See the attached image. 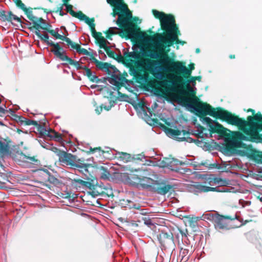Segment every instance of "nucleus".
<instances>
[{"label": "nucleus", "instance_id": "obj_22", "mask_svg": "<svg viewBox=\"0 0 262 262\" xmlns=\"http://www.w3.org/2000/svg\"><path fill=\"white\" fill-rule=\"evenodd\" d=\"M79 168L80 172H81L85 176L84 179L86 180V181H90V180H92V179L95 178L93 176L92 169L94 168V167L92 165V164H86V166H80V168Z\"/></svg>", "mask_w": 262, "mask_h": 262}, {"label": "nucleus", "instance_id": "obj_5", "mask_svg": "<svg viewBox=\"0 0 262 262\" xmlns=\"http://www.w3.org/2000/svg\"><path fill=\"white\" fill-rule=\"evenodd\" d=\"M208 105L210 107H206L204 110H201L199 107L195 105L192 106L191 104L187 105L186 107L190 108L192 112L195 113L198 117L202 119L209 125L212 123V120L210 118L206 117L208 115L216 119L225 121L229 124L236 126L239 129L242 130L243 129L241 127L242 126L250 123L251 120L254 119L253 117H249L248 118L249 121L246 122L238 116L222 107L214 108L209 104Z\"/></svg>", "mask_w": 262, "mask_h": 262}, {"label": "nucleus", "instance_id": "obj_13", "mask_svg": "<svg viewBox=\"0 0 262 262\" xmlns=\"http://www.w3.org/2000/svg\"><path fill=\"white\" fill-rule=\"evenodd\" d=\"M68 46H70L72 49L75 50L76 52L79 54H82L86 56H89L90 57V60L94 62L96 65L99 61V60L94 57L92 53L89 52L85 49L81 48L80 45L76 43L71 40V43H69Z\"/></svg>", "mask_w": 262, "mask_h": 262}, {"label": "nucleus", "instance_id": "obj_19", "mask_svg": "<svg viewBox=\"0 0 262 262\" xmlns=\"http://www.w3.org/2000/svg\"><path fill=\"white\" fill-rule=\"evenodd\" d=\"M101 49H103L106 53L108 56L114 59L117 60L118 62L124 64V58L120 53L119 55H117L113 51L110 49V48L106 46V43L104 46H100Z\"/></svg>", "mask_w": 262, "mask_h": 262}, {"label": "nucleus", "instance_id": "obj_12", "mask_svg": "<svg viewBox=\"0 0 262 262\" xmlns=\"http://www.w3.org/2000/svg\"><path fill=\"white\" fill-rule=\"evenodd\" d=\"M35 34L41 40L45 41L48 46H51L52 48L51 51L54 54L55 56L59 55L61 52L63 51V49L59 45L58 43H54L52 41L49 40V37L47 34H41L40 32L34 31Z\"/></svg>", "mask_w": 262, "mask_h": 262}, {"label": "nucleus", "instance_id": "obj_36", "mask_svg": "<svg viewBox=\"0 0 262 262\" xmlns=\"http://www.w3.org/2000/svg\"><path fill=\"white\" fill-rule=\"evenodd\" d=\"M66 7V10L67 12L69 13L73 17L78 18L80 15V13L82 12L79 11L78 12H75L73 10V6L72 5L69 4L67 3L66 4H64Z\"/></svg>", "mask_w": 262, "mask_h": 262}, {"label": "nucleus", "instance_id": "obj_28", "mask_svg": "<svg viewBox=\"0 0 262 262\" xmlns=\"http://www.w3.org/2000/svg\"><path fill=\"white\" fill-rule=\"evenodd\" d=\"M83 70H85V72L83 74L86 76L91 82L98 83L101 81V79H99L97 76L93 75L91 69L87 67L84 66Z\"/></svg>", "mask_w": 262, "mask_h": 262}, {"label": "nucleus", "instance_id": "obj_6", "mask_svg": "<svg viewBox=\"0 0 262 262\" xmlns=\"http://www.w3.org/2000/svg\"><path fill=\"white\" fill-rule=\"evenodd\" d=\"M247 112L252 113V116H249L245 121H249V117H253L254 119H251L250 123L245 124L241 128L243 129H239L242 133L237 132L236 137L240 140L251 141L256 143H262V114L260 112L255 114V111L252 108H249Z\"/></svg>", "mask_w": 262, "mask_h": 262}, {"label": "nucleus", "instance_id": "obj_52", "mask_svg": "<svg viewBox=\"0 0 262 262\" xmlns=\"http://www.w3.org/2000/svg\"><path fill=\"white\" fill-rule=\"evenodd\" d=\"M133 159L137 161H143L145 159V156L142 154L134 155Z\"/></svg>", "mask_w": 262, "mask_h": 262}, {"label": "nucleus", "instance_id": "obj_18", "mask_svg": "<svg viewBox=\"0 0 262 262\" xmlns=\"http://www.w3.org/2000/svg\"><path fill=\"white\" fill-rule=\"evenodd\" d=\"M173 187L172 185L163 183H158L154 185L152 187V190L155 192L161 195L166 194Z\"/></svg>", "mask_w": 262, "mask_h": 262}, {"label": "nucleus", "instance_id": "obj_20", "mask_svg": "<svg viewBox=\"0 0 262 262\" xmlns=\"http://www.w3.org/2000/svg\"><path fill=\"white\" fill-rule=\"evenodd\" d=\"M15 161L18 162H28L31 164H35L38 162L35 156H27L22 152H17L15 155Z\"/></svg>", "mask_w": 262, "mask_h": 262}, {"label": "nucleus", "instance_id": "obj_9", "mask_svg": "<svg viewBox=\"0 0 262 262\" xmlns=\"http://www.w3.org/2000/svg\"><path fill=\"white\" fill-rule=\"evenodd\" d=\"M121 180L125 184L132 186L140 185L143 188L151 187L150 184L152 180L149 178L141 176L133 173H122L120 176Z\"/></svg>", "mask_w": 262, "mask_h": 262}, {"label": "nucleus", "instance_id": "obj_3", "mask_svg": "<svg viewBox=\"0 0 262 262\" xmlns=\"http://www.w3.org/2000/svg\"><path fill=\"white\" fill-rule=\"evenodd\" d=\"M107 2L113 7L112 15L113 17L118 15L117 25L121 29L118 35L126 39H130L137 42L140 39L148 37V34L142 32L140 28L132 21V14L123 0H107Z\"/></svg>", "mask_w": 262, "mask_h": 262}, {"label": "nucleus", "instance_id": "obj_11", "mask_svg": "<svg viewBox=\"0 0 262 262\" xmlns=\"http://www.w3.org/2000/svg\"><path fill=\"white\" fill-rule=\"evenodd\" d=\"M213 219L215 227L220 229H228L230 228L227 220L231 221L235 219L238 220V216L236 215L232 217L229 215H222L219 214H216Z\"/></svg>", "mask_w": 262, "mask_h": 262}, {"label": "nucleus", "instance_id": "obj_35", "mask_svg": "<svg viewBox=\"0 0 262 262\" xmlns=\"http://www.w3.org/2000/svg\"><path fill=\"white\" fill-rule=\"evenodd\" d=\"M190 135V132L189 131H186L185 130H182V137L178 138V141H186L188 142H194L195 140L192 138L187 137V136Z\"/></svg>", "mask_w": 262, "mask_h": 262}, {"label": "nucleus", "instance_id": "obj_48", "mask_svg": "<svg viewBox=\"0 0 262 262\" xmlns=\"http://www.w3.org/2000/svg\"><path fill=\"white\" fill-rule=\"evenodd\" d=\"M52 133L53 134V135H48L51 137H53L56 139V141H61L62 140V137L61 134L55 132L54 130H52Z\"/></svg>", "mask_w": 262, "mask_h": 262}, {"label": "nucleus", "instance_id": "obj_63", "mask_svg": "<svg viewBox=\"0 0 262 262\" xmlns=\"http://www.w3.org/2000/svg\"><path fill=\"white\" fill-rule=\"evenodd\" d=\"M58 13H59V15H60V16H63L65 14V13H63L62 11L58 12Z\"/></svg>", "mask_w": 262, "mask_h": 262}, {"label": "nucleus", "instance_id": "obj_58", "mask_svg": "<svg viewBox=\"0 0 262 262\" xmlns=\"http://www.w3.org/2000/svg\"><path fill=\"white\" fill-rule=\"evenodd\" d=\"M37 22H38L39 24H45V20L43 19L42 17L37 18Z\"/></svg>", "mask_w": 262, "mask_h": 262}, {"label": "nucleus", "instance_id": "obj_49", "mask_svg": "<svg viewBox=\"0 0 262 262\" xmlns=\"http://www.w3.org/2000/svg\"><path fill=\"white\" fill-rule=\"evenodd\" d=\"M109 70L110 71L109 75H112V74H116L118 72H119V70L115 67V66L112 65L111 63L109 66Z\"/></svg>", "mask_w": 262, "mask_h": 262}, {"label": "nucleus", "instance_id": "obj_56", "mask_svg": "<svg viewBox=\"0 0 262 262\" xmlns=\"http://www.w3.org/2000/svg\"><path fill=\"white\" fill-rule=\"evenodd\" d=\"M137 105L141 110H143L145 112V114H146V112L144 110V104L143 102H139Z\"/></svg>", "mask_w": 262, "mask_h": 262}, {"label": "nucleus", "instance_id": "obj_23", "mask_svg": "<svg viewBox=\"0 0 262 262\" xmlns=\"http://www.w3.org/2000/svg\"><path fill=\"white\" fill-rule=\"evenodd\" d=\"M0 17L3 21H7L12 23V20H15L20 24L22 23L21 18L14 15L11 11L8 12V14L6 15L5 11L0 10Z\"/></svg>", "mask_w": 262, "mask_h": 262}, {"label": "nucleus", "instance_id": "obj_45", "mask_svg": "<svg viewBox=\"0 0 262 262\" xmlns=\"http://www.w3.org/2000/svg\"><path fill=\"white\" fill-rule=\"evenodd\" d=\"M48 181L50 183H52L55 185H57L60 183L59 181L54 176L52 175H49L48 176Z\"/></svg>", "mask_w": 262, "mask_h": 262}, {"label": "nucleus", "instance_id": "obj_41", "mask_svg": "<svg viewBox=\"0 0 262 262\" xmlns=\"http://www.w3.org/2000/svg\"><path fill=\"white\" fill-rule=\"evenodd\" d=\"M119 158L124 161V162L130 161L132 158L130 155L126 152L119 153Z\"/></svg>", "mask_w": 262, "mask_h": 262}, {"label": "nucleus", "instance_id": "obj_43", "mask_svg": "<svg viewBox=\"0 0 262 262\" xmlns=\"http://www.w3.org/2000/svg\"><path fill=\"white\" fill-rule=\"evenodd\" d=\"M23 124L25 125H34L35 126H39L37 121L32 120L28 119L25 118L23 121Z\"/></svg>", "mask_w": 262, "mask_h": 262}, {"label": "nucleus", "instance_id": "obj_14", "mask_svg": "<svg viewBox=\"0 0 262 262\" xmlns=\"http://www.w3.org/2000/svg\"><path fill=\"white\" fill-rule=\"evenodd\" d=\"M107 79L111 84L116 86L118 95H121L122 94L119 92V90L123 86V81L125 78L120 74L119 75L112 74L111 77L107 78Z\"/></svg>", "mask_w": 262, "mask_h": 262}, {"label": "nucleus", "instance_id": "obj_33", "mask_svg": "<svg viewBox=\"0 0 262 262\" xmlns=\"http://www.w3.org/2000/svg\"><path fill=\"white\" fill-rule=\"evenodd\" d=\"M96 40L97 43H98L99 47L100 46H104L106 43V40L102 36V33L100 32H97L94 35H92Z\"/></svg>", "mask_w": 262, "mask_h": 262}, {"label": "nucleus", "instance_id": "obj_60", "mask_svg": "<svg viewBox=\"0 0 262 262\" xmlns=\"http://www.w3.org/2000/svg\"><path fill=\"white\" fill-rule=\"evenodd\" d=\"M241 222H242V225H246L247 223H249V222H252V221L251 220H245V221H243V220H242V221H240Z\"/></svg>", "mask_w": 262, "mask_h": 262}, {"label": "nucleus", "instance_id": "obj_39", "mask_svg": "<svg viewBox=\"0 0 262 262\" xmlns=\"http://www.w3.org/2000/svg\"><path fill=\"white\" fill-rule=\"evenodd\" d=\"M117 28L113 27L110 28L108 30H107L105 33L106 34V37L110 40H112V36L113 35L118 34V32H117L115 31V30H117Z\"/></svg>", "mask_w": 262, "mask_h": 262}, {"label": "nucleus", "instance_id": "obj_61", "mask_svg": "<svg viewBox=\"0 0 262 262\" xmlns=\"http://www.w3.org/2000/svg\"><path fill=\"white\" fill-rule=\"evenodd\" d=\"M201 78H202V77H201V76H193V80H195V81H196V80L201 81Z\"/></svg>", "mask_w": 262, "mask_h": 262}, {"label": "nucleus", "instance_id": "obj_53", "mask_svg": "<svg viewBox=\"0 0 262 262\" xmlns=\"http://www.w3.org/2000/svg\"><path fill=\"white\" fill-rule=\"evenodd\" d=\"M131 225L133 227H139V226H142V224H140L138 222V220L137 221H132L131 222Z\"/></svg>", "mask_w": 262, "mask_h": 262}, {"label": "nucleus", "instance_id": "obj_46", "mask_svg": "<svg viewBox=\"0 0 262 262\" xmlns=\"http://www.w3.org/2000/svg\"><path fill=\"white\" fill-rule=\"evenodd\" d=\"M12 117L13 120L16 121L17 122L19 123L21 125L23 124V121L25 119V117L21 116H18L15 114H12Z\"/></svg>", "mask_w": 262, "mask_h": 262}, {"label": "nucleus", "instance_id": "obj_16", "mask_svg": "<svg viewBox=\"0 0 262 262\" xmlns=\"http://www.w3.org/2000/svg\"><path fill=\"white\" fill-rule=\"evenodd\" d=\"M57 57L62 61H66L67 63L74 66L77 70L83 69L84 67L81 66L79 61L74 60L67 56L66 54V51L64 50L62 52H61L59 53V55H58Z\"/></svg>", "mask_w": 262, "mask_h": 262}, {"label": "nucleus", "instance_id": "obj_34", "mask_svg": "<svg viewBox=\"0 0 262 262\" xmlns=\"http://www.w3.org/2000/svg\"><path fill=\"white\" fill-rule=\"evenodd\" d=\"M80 20H84L85 23L88 24L89 27L95 25V19L94 17L90 18L82 12L80 13L79 16L78 18Z\"/></svg>", "mask_w": 262, "mask_h": 262}, {"label": "nucleus", "instance_id": "obj_21", "mask_svg": "<svg viewBox=\"0 0 262 262\" xmlns=\"http://www.w3.org/2000/svg\"><path fill=\"white\" fill-rule=\"evenodd\" d=\"M46 28V29H43L44 30L47 31L51 35L54 36L56 39H59L61 40L64 41L66 42L67 45L68 46L69 43H71V39L65 36L59 34L57 31L54 30L50 29L52 27V26L49 24H47L46 26H43Z\"/></svg>", "mask_w": 262, "mask_h": 262}, {"label": "nucleus", "instance_id": "obj_37", "mask_svg": "<svg viewBox=\"0 0 262 262\" xmlns=\"http://www.w3.org/2000/svg\"><path fill=\"white\" fill-rule=\"evenodd\" d=\"M110 65V63L108 62H103L102 61H99L98 63L96 64V66L97 68L101 70L105 71L107 74H110V70H109V66Z\"/></svg>", "mask_w": 262, "mask_h": 262}, {"label": "nucleus", "instance_id": "obj_4", "mask_svg": "<svg viewBox=\"0 0 262 262\" xmlns=\"http://www.w3.org/2000/svg\"><path fill=\"white\" fill-rule=\"evenodd\" d=\"M154 17L160 20L161 29L164 31V34L157 33L156 38L160 42L159 46L161 49L159 51L155 50L158 53H165L163 49L166 47H170L176 44L184 45L186 42L180 40L178 36L180 35V32L176 24L175 18L173 15L170 14H165L163 12H160L157 10H152Z\"/></svg>", "mask_w": 262, "mask_h": 262}, {"label": "nucleus", "instance_id": "obj_55", "mask_svg": "<svg viewBox=\"0 0 262 262\" xmlns=\"http://www.w3.org/2000/svg\"><path fill=\"white\" fill-rule=\"evenodd\" d=\"M92 32V35H94L97 32L95 30V24L90 27Z\"/></svg>", "mask_w": 262, "mask_h": 262}, {"label": "nucleus", "instance_id": "obj_44", "mask_svg": "<svg viewBox=\"0 0 262 262\" xmlns=\"http://www.w3.org/2000/svg\"><path fill=\"white\" fill-rule=\"evenodd\" d=\"M96 152H101L102 155H103L104 153V151L103 150L101 147H90V150L89 151H86V153L88 154H94Z\"/></svg>", "mask_w": 262, "mask_h": 262}, {"label": "nucleus", "instance_id": "obj_62", "mask_svg": "<svg viewBox=\"0 0 262 262\" xmlns=\"http://www.w3.org/2000/svg\"><path fill=\"white\" fill-rule=\"evenodd\" d=\"M235 55H234V54H231L229 55V58L230 59H234V58H235Z\"/></svg>", "mask_w": 262, "mask_h": 262}, {"label": "nucleus", "instance_id": "obj_25", "mask_svg": "<svg viewBox=\"0 0 262 262\" xmlns=\"http://www.w3.org/2000/svg\"><path fill=\"white\" fill-rule=\"evenodd\" d=\"M192 247L190 245H185L181 248L180 256L182 257L181 260L186 261L188 259L189 256L192 252Z\"/></svg>", "mask_w": 262, "mask_h": 262}, {"label": "nucleus", "instance_id": "obj_32", "mask_svg": "<svg viewBox=\"0 0 262 262\" xmlns=\"http://www.w3.org/2000/svg\"><path fill=\"white\" fill-rule=\"evenodd\" d=\"M226 129L219 123H216L215 125L212 128V132L217 133L221 136H225Z\"/></svg>", "mask_w": 262, "mask_h": 262}, {"label": "nucleus", "instance_id": "obj_1", "mask_svg": "<svg viewBox=\"0 0 262 262\" xmlns=\"http://www.w3.org/2000/svg\"><path fill=\"white\" fill-rule=\"evenodd\" d=\"M193 76H190L185 79L182 75H175L174 80L169 81L171 85H167L166 81H157V91L161 94L165 92H172L174 94V98L179 103L184 106L189 104L196 106L201 110H204L206 107H209L208 103L200 100L195 95L196 92L190 86V83L195 85V80Z\"/></svg>", "mask_w": 262, "mask_h": 262}, {"label": "nucleus", "instance_id": "obj_47", "mask_svg": "<svg viewBox=\"0 0 262 262\" xmlns=\"http://www.w3.org/2000/svg\"><path fill=\"white\" fill-rule=\"evenodd\" d=\"M76 165H74L73 167L77 168H80V166H86L87 163H85V160L83 159H77L75 162Z\"/></svg>", "mask_w": 262, "mask_h": 262}, {"label": "nucleus", "instance_id": "obj_64", "mask_svg": "<svg viewBox=\"0 0 262 262\" xmlns=\"http://www.w3.org/2000/svg\"><path fill=\"white\" fill-rule=\"evenodd\" d=\"M152 122L155 123H157L158 122V119H152Z\"/></svg>", "mask_w": 262, "mask_h": 262}, {"label": "nucleus", "instance_id": "obj_26", "mask_svg": "<svg viewBox=\"0 0 262 262\" xmlns=\"http://www.w3.org/2000/svg\"><path fill=\"white\" fill-rule=\"evenodd\" d=\"M30 15V18H28L30 20H31L33 23V26L29 28V29L31 31H33V29H35V31H38V32H40L39 29H46V28L41 26V24H39L38 22H37V17L34 16L33 15V12L31 13V14H29Z\"/></svg>", "mask_w": 262, "mask_h": 262}, {"label": "nucleus", "instance_id": "obj_8", "mask_svg": "<svg viewBox=\"0 0 262 262\" xmlns=\"http://www.w3.org/2000/svg\"><path fill=\"white\" fill-rule=\"evenodd\" d=\"M73 183L77 184H79V186L88 188L91 190L90 193L93 196L104 194L108 195L107 188H105L103 185L98 184L95 178L90 181H85L79 179H74L73 180Z\"/></svg>", "mask_w": 262, "mask_h": 262}, {"label": "nucleus", "instance_id": "obj_38", "mask_svg": "<svg viewBox=\"0 0 262 262\" xmlns=\"http://www.w3.org/2000/svg\"><path fill=\"white\" fill-rule=\"evenodd\" d=\"M209 184L210 185H211L212 182H213L214 184H220L223 186H225L228 184V183L225 180H223L219 178H214L212 179L209 178Z\"/></svg>", "mask_w": 262, "mask_h": 262}, {"label": "nucleus", "instance_id": "obj_54", "mask_svg": "<svg viewBox=\"0 0 262 262\" xmlns=\"http://www.w3.org/2000/svg\"><path fill=\"white\" fill-rule=\"evenodd\" d=\"M8 112L7 110H5L2 107L0 106V116L3 117V115L5 114Z\"/></svg>", "mask_w": 262, "mask_h": 262}, {"label": "nucleus", "instance_id": "obj_24", "mask_svg": "<svg viewBox=\"0 0 262 262\" xmlns=\"http://www.w3.org/2000/svg\"><path fill=\"white\" fill-rule=\"evenodd\" d=\"M124 64L126 63H128L130 62H133L134 60L133 59L135 60H140L141 59V54L138 51H134L132 52H125L124 53Z\"/></svg>", "mask_w": 262, "mask_h": 262}, {"label": "nucleus", "instance_id": "obj_59", "mask_svg": "<svg viewBox=\"0 0 262 262\" xmlns=\"http://www.w3.org/2000/svg\"><path fill=\"white\" fill-rule=\"evenodd\" d=\"M96 112L99 115L101 113L102 111V107L100 106V108H97L96 110Z\"/></svg>", "mask_w": 262, "mask_h": 262}, {"label": "nucleus", "instance_id": "obj_29", "mask_svg": "<svg viewBox=\"0 0 262 262\" xmlns=\"http://www.w3.org/2000/svg\"><path fill=\"white\" fill-rule=\"evenodd\" d=\"M192 187L197 189L200 192H207L211 191L212 190H214V188H211V187L206 186L202 184L199 182H195L192 185Z\"/></svg>", "mask_w": 262, "mask_h": 262}, {"label": "nucleus", "instance_id": "obj_50", "mask_svg": "<svg viewBox=\"0 0 262 262\" xmlns=\"http://www.w3.org/2000/svg\"><path fill=\"white\" fill-rule=\"evenodd\" d=\"M51 150L58 157V158L63 152V150H60L56 147H52Z\"/></svg>", "mask_w": 262, "mask_h": 262}, {"label": "nucleus", "instance_id": "obj_51", "mask_svg": "<svg viewBox=\"0 0 262 262\" xmlns=\"http://www.w3.org/2000/svg\"><path fill=\"white\" fill-rule=\"evenodd\" d=\"M211 188H214V190H212L211 191H216L218 192H229V191L225 188H219V187H211Z\"/></svg>", "mask_w": 262, "mask_h": 262}, {"label": "nucleus", "instance_id": "obj_57", "mask_svg": "<svg viewBox=\"0 0 262 262\" xmlns=\"http://www.w3.org/2000/svg\"><path fill=\"white\" fill-rule=\"evenodd\" d=\"M63 6H64V5H63V3L61 5V6L60 7H58L57 10L56 11H55L54 12L57 13L59 12L62 11V9H63Z\"/></svg>", "mask_w": 262, "mask_h": 262}, {"label": "nucleus", "instance_id": "obj_17", "mask_svg": "<svg viewBox=\"0 0 262 262\" xmlns=\"http://www.w3.org/2000/svg\"><path fill=\"white\" fill-rule=\"evenodd\" d=\"M15 5L17 7L21 9L25 12V13L27 15L28 18H30L31 16L29 15V14H31L33 9H41L45 13L47 14L51 13L52 12L50 10L41 7L34 8L29 7L27 8L26 7L25 4L22 2L21 0H19V2L17 3Z\"/></svg>", "mask_w": 262, "mask_h": 262}, {"label": "nucleus", "instance_id": "obj_27", "mask_svg": "<svg viewBox=\"0 0 262 262\" xmlns=\"http://www.w3.org/2000/svg\"><path fill=\"white\" fill-rule=\"evenodd\" d=\"M165 132L169 136L175 138L178 140V138L180 137V136L182 135V130L178 129H173L168 127H164Z\"/></svg>", "mask_w": 262, "mask_h": 262}, {"label": "nucleus", "instance_id": "obj_2", "mask_svg": "<svg viewBox=\"0 0 262 262\" xmlns=\"http://www.w3.org/2000/svg\"><path fill=\"white\" fill-rule=\"evenodd\" d=\"M169 51V49H168L166 52L160 53L154 50H149V54L143 52L142 54L143 56L157 60L146 58L142 62L150 72L158 67L162 71L170 72L174 75H182L185 79L188 78L191 76L192 71L194 69V64L190 63L188 69L185 66V62L174 60L173 58L169 56L167 54Z\"/></svg>", "mask_w": 262, "mask_h": 262}, {"label": "nucleus", "instance_id": "obj_40", "mask_svg": "<svg viewBox=\"0 0 262 262\" xmlns=\"http://www.w3.org/2000/svg\"><path fill=\"white\" fill-rule=\"evenodd\" d=\"M9 147L7 144L0 141V154H5L8 153Z\"/></svg>", "mask_w": 262, "mask_h": 262}, {"label": "nucleus", "instance_id": "obj_30", "mask_svg": "<svg viewBox=\"0 0 262 262\" xmlns=\"http://www.w3.org/2000/svg\"><path fill=\"white\" fill-rule=\"evenodd\" d=\"M97 171L100 174L101 179L106 180L109 178L110 173L107 167L103 166L98 167Z\"/></svg>", "mask_w": 262, "mask_h": 262}, {"label": "nucleus", "instance_id": "obj_10", "mask_svg": "<svg viewBox=\"0 0 262 262\" xmlns=\"http://www.w3.org/2000/svg\"><path fill=\"white\" fill-rule=\"evenodd\" d=\"M157 238L162 249L173 250L174 249L173 235L170 231L161 230L157 235Z\"/></svg>", "mask_w": 262, "mask_h": 262}, {"label": "nucleus", "instance_id": "obj_7", "mask_svg": "<svg viewBox=\"0 0 262 262\" xmlns=\"http://www.w3.org/2000/svg\"><path fill=\"white\" fill-rule=\"evenodd\" d=\"M236 141L234 142H228L225 145V150L227 152L232 151L235 148H242L247 151V155L251 159L257 163H262V152L253 148L251 145H247L242 142L243 140Z\"/></svg>", "mask_w": 262, "mask_h": 262}, {"label": "nucleus", "instance_id": "obj_15", "mask_svg": "<svg viewBox=\"0 0 262 262\" xmlns=\"http://www.w3.org/2000/svg\"><path fill=\"white\" fill-rule=\"evenodd\" d=\"M58 160L60 162L67 165L73 167L74 165H76L75 162L76 161V156L72 154L63 151L58 158Z\"/></svg>", "mask_w": 262, "mask_h": 262}, {"label": "nucleus", "instance_id": "obj_42", "mask_svg": "<svg viewBox=\"0 0 262 262\" xmlns=\"http://www.w3.org/2000/svg\"><path fill=\"white\" fill-rule=\"evenodd\" d=\"M138 222L140 224L146 225L148 226L152 225L151 220L148 217H142L141 219L138 220Z\"/></svg>", "mask_w": 262, "mask_h": 262}, {"label": "nucleus", "instance_id": "obj_31", "mask_svg": "<svg viewBox=\"0 0 262 262\" xmlns=\"http://www.w3.org/2000/svg\"><path fill=\"white\" fill-rule=\"evenodd\" d=\"M184 164V162L180 161L178 160V159L172 158L170 160L169 162H165V164L163 165V166L168 167L169 168L171 169L172 170L179 171V170L178 169H173V168H172V166L173 165H182Z\"/></svg>", "mask_w": 262, "mask_h": 262}]
</instances>
